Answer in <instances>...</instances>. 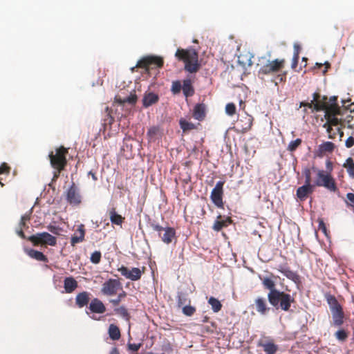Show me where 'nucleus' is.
I'll use <instances>...</instances> for the list:
<instances>
[{"label":"nucleus","instance_id":"obj_35","mask_svg":"<svg viewBox=\"0 0 354 354\" xmlns=\"http://www.w3.org/2000/svg\"><path fill=\"white\" fill-rule=\"evenodd\" d=\"M180 128L184 132L194 129L196 128L194 124L187 122L183 118H181L179 121Z\"/></svg>","mask_w":354,"mask_h":354},{"label":"nucleus","instance_id":"obj_36","mask_svg":"<svg viewBox=\"0 0 354 354\" xmlns=\"http://www.w3.org/2000/svg\"><path fill=\"white\" fill-rule=\"evenodd\" d=\"M208 303L211 305L213 311L215 313H217L219 310H221L222 308L221 302L214 297H210L209 299Z\"/></svg>","mask_w":354,"mask_h":354},{"label":"nucleus","instance_id":"obj_64","mask_svg":"<svg viewBox=\"0 0 354 354\" xmlns=\"http://www.w3.org/2000/svg\"><path fill=\"white\" fill-rule=\"evenodd\" d=\"M19 228H28V226L26 225V223L22 220L20 221L19 223Z\"/></svg>","mask_w":354,"mask_h":354},{"label":"nucleus","instance_id":"obj_58","mask_svg":"<svg viewBox=\"0 0 354 354\" xmlns=\"http://www.w3.org/2000/svg\"><path fill=\"white\" fill-rule=\"evenodd\" d=\"M344 125H341L339 127H337L335 130H334L337 134H339L340 139L344 136V131L343 129L344 128Z\"/></svg>","mask_w":354,"mask_h":354},{"label":"nucleus","instance_id":"obj_37","mask_svg":"<svg viewBox=\"0 0 354 354\" xmlns=\"http://www.w3.org/2000/svg\"><path fill=\"white\" fill-rule=\"evenodd\" d=\"M333 324L335 326H340L344 324V313L332 315Z\"/></svg>","mask_w":354,"mask_h":354},{"label":"nucleus","instance_id":"obj_61","mask_svg":"<svg viewBox=\"0 0 354 354\" xmlns=\"http://www.w3.org/2000/svg\"><path fill=\"white\" fill-rule=\"evenodd\" d=\"M346 198L351 203V205L354 207V194L348 193L346 194Z\"/></svg>","mask_w":354,"mask_h":354},{"label":"nucleus","instance_id":"obj_60","mask_svg":"<svg viewBox=\"0 0 354 354\" xmlns=\"http://www.w3.org/2000/svg\"><path fill=\"white\" fill-rule=\"evenodd\" d=\"M23 229H24V228H21H21H19H19H17V229L16 230V233H17V235H18L19 236H20L21 239H26V235H25V234H24V231H23Z\"/></svg>","mask_w":354,"mask_h":354},{"label":"nucleus","instance_id":"obj_28","mask_svg":"<svg viewBox=\"0 0 354 354\" xmlns=\"http://www.w3.org/2000/svg\"><path fill=\"white\" fill-rule=\"evenodd\" d=\"M182 90L185 97H191L194 93V89L190 80H185L182 86Z\"/></svg>","mask_w":354,"mask_h":354},{"label":"nucleus","instance_id":"obj_15","mask_svg":"<svg viewBox=\"0 0 354 354\" xmlns=\"http://www.w3.org/2000/svg\"><path fill=\"white\" fill-rule=\"evenodd\" d=\"M252 118L250 115H245L239 119L236 124V131L241 133H245L249 131L252 125Z\"/></svg>","mask_w":354,"mask_h":354},{"label":"nucleus","instance_id":"obj_27","mask_svg":"<svg viewBox=\"0 0 354 354\" xmlns=\"http://www.w3.org/2000/svg\"><path fill=\"white\" fill-rule=\"evenodd\" d=\"M76 304L79 308H82L88 304L90 300L89 294L87 292L79 293L76 297Z\"/></svg>","mask_w":354,"mask_h":354},{"label":"nucleus","instance_id":"obj_17","mask_svg":"<svg viewBox=\"0 0 354 354\" xmlns=\"http://www.w3.org/2000/svg\"><path fill=\"white\" fill-rule=\"evenodd\" d=\"M232 223V220L230 217L227 216L225 218H223V216L221 215H218L217 216V219L215 221V222L212 226V229L214 231L219 232L223 227H227Z\"/></svg>","mask_w":354,"mask_h":354},{"label":"nucleus","instance_id":"obj_57","mask_svg":"<svg viewBox=\"0 0 354 354\" xmlns=\"http://www.w3.org/2000/svg\"><path fill=\"white\" fill-rule=\"evenodd\" d=\"M330 311L332 313V315L344 313L341 306H338V307L331 309Z\"/></svg>","mask_w":354,"mask_h":354},{"label":"nucleus","instance_id":"obj_12","mask_svg":"<svg viewBox=\"0 0 354 354\" xmlns=\"http://www.w3.org/2000/svg\"><path fill=\"white\" fill-rule=\"evenodd\" d=\"M66 199L67 202L73 206H78L82 203V196L80 191L74 183L66 192Z\"/></svg>","mask_w":354,"mask_h":354},{"label":"nucleus","instance_id":"obj_6","mask_svg":"<svg viewBox=\"0 0 354 354\" xmlns=\"http://www.w3.org/2000/svg\"><path fill=\"white\" fill-rule=\"evenodd\" d=\"M281 257L283 259V262L276 264L274 268L291 280L299 288L302 283L301 277L297 272L290 269L286 257L281 256Z\"/></svg>","mask_w":354,"mask_h":354},{"label":"nucleus","instance_id":"obj_13","mask_svg":"<svg viewBox=\"0 0 354 354\" xmlns=\"http://www.w3.org/2000/svg\"><path fill=\"white\" fill-rule=\"evenodd\" d=\"M103 294L109 296V302L117 306L126 297L123 289H102Z\"/></svg>","mask_w":354,"mask_h":354},{"label":"nucleus","instance_id":"obj_49","mask_svg":"<svg viewBox=\"0 0 354 354\" xmlns=\"http://www.w3.org/2000/svg\"><path fill=\"white\" fill-rule=\"evenodd\" d=\"M10 171V167L8 165L7 163L3 162L0 166V174H9Z\"/></svg>","mask_w":354,"mask_h":354},{"label":"nucleus","instance_id":"obj_31","mask_svg":"<svg viewBox=\"0 0 354 354\" xmlns=\"http://www.w3.org/2000/svg\"><path fill=\"white\" fill-rule=\"evenodd\" d=\"M109 335L111 339L118 340L121 334L119 328L115 324H111L109 328Z\"/></svg>","mask_w":354,"mask_h":354},{"label":"nucleus","instance_id":"obj_23","mask_svg":"<svg viewBox=\"0 0 354 354\" xmlns=\"http://www.w3.org/2000/svg\"><path fill=\"white\" fill-rule=\"evenodd\" d=\"M165 233L162 236L160 235L161 240L166 244H169L172 242L173 239L176 236V230L174 228L167 227L164 229Z\"/></svg>","mask_w":354,"mask_h":354},{"label":"nucleus","instance_id":"obj_41","mask_svg":"<svg viewBox=\"0 0 354 354\" xmlns=\"http://www.w3.org/2000/svg\"><path fill=\"white\" fill-rule=\"evenodd\" d=\"M335 337L342 342H344L348 336V333L344 329L337 330L335 334Z\"/></svg>","mask_w":354,"mask_h":354},{"label":"nucleus","instance_id":"obj_30","mask_svg":"<svg viewBox=\"0 0 354 354\" xmlns=\"http://www.w3.org/2000/svg\"><path fill=\"white\" fill-rule=\"evenodd\" d=\"M191 300L187 294L179 292L177 297V305L178 308H181L187 304H190Z\"/></svg>","mask_w":354,"mask_h":354},{"label":"nucleus","instance_id":"obj_25","mask_svg":"<svg viewBox=\"0 0 354 354\" xmlns=\"http://www.w3.org/2000/svg\"><path fill=\"white\" fill-rule=\"evenodd\" d=\"M26 254L32 259H34L39 261L47 263L48 261V258L41 252L29 249L26 250Z\"/></svg>","mask_w":354,"mask_h":354},{"label":"nucleus","instance_id":"obj_50","mask_svg":"<svg viewBox=\"0 0 354 354\" xmlns=\"http://www.w3.org/2000/svg\"><path fill=\"white\" fill-rule=\"evenodd\" d=\"M151 228L154 230V231H156V232H159V236H160L161 234H160V232L164 230V227H162V226H160L159 224L158 223H151L150 224Z\"/></svg>","mask_w":354,"mask_h":354},{"label":"nucleus","instance_id":"obj_20","mask_svg":"<svg viewBox=\"0 0 354 354\" xmlns=\"http://www.w3.org/2000/svg\"><path fill=\"white\" fill-rule=\"evenodd\" d=\"M206 116V106L201 104H196L193 109V117L194 119L202 121Z\"/></svg>","mask_w":354,"mask_h":354},{"label":"nucleus","instance_id":"obj_59","mask_svg":"<svg viewBox=\"0 0 354 354\" xmlns=\"http://www.w3.org/2000/svg\"><path fill=\"white\" fill-rule=\"evenodd\" d=\"M182 182L185 184H188L191 181V176L189 173H186L184 178L181 179Z\"/></svg>","mask_w":354,"mask_h":354},{"label":"nucleus","instance_id":"obj_10","mask_svg":"<svg viewBox=\"0 0 354 354\" xmlns=\"http://www.w3.org/2000/svg\"><path fill=\"white\" fill-rule=\"evenodd\" d=\"M315 185L324 187L330 192H335L337 189L334 178L330 174H327L323 170L317 171V179L315 183Z\"/></svg>","mask_w":354,"mask_h":354},{"label":"nucleus","instance_id":"obj_52","mask_svg":"<svg viewBox=\"0 0 354 354\" xmlns=\"http://www.w3.org/2000/svg\"><path fill=\"white\" fill-rule=\"evenodd\" d=\"M354 145V138L353 136L348 137L346 142H345V146L347 148H351Z\"/></svg>","mask_w":354,"mask_h":354},{"label":"nucleus","instance_id":"obj_51","mask_svg":"<svg viewBox=\"0 0 354 354\" xmlns=\"http://www.w3.org/2000/svg\"><path fill=\"white\" fill-rule=\"evenodd\" d=\"M158 129L157 127H151L148 131V136L150 137L151 139H153L155 136L158 133Z\"/></svg>","mask_w":354,"mask_h":354},{"label":"nucleus","instance_id":"obj_5","mask_svg":"<svg viewBox=\"0 0 354 354\" xmlns=\"http://www.w3.org/2000/svg\"><path fill=\"white\" fill-rule=\"evenodd\" d=\"M313 100L310 102H300L299 107H308L313 109V111H324V113L326 111L331 108L337 106L334 103L329 104L328 102L327 96H322L319 93L315 92L313 94Z\"/></svg>","mask_w":354,"mask_h":354},{"label":"nucleus","instance_id":"obj_42","mask_svg":"<svg viewBox=\"0 0 354 354\" xmlns=\"http://www.w3.org/2000/svg\"><path fill=\"white\" fill-rule=\"evenodd\" d=\"M77 282L73 277H66L64 280V288H77Z\"/></svg>","mask_w":354,"mask_h":354},{"label":"nucleus","instance_id":"obj_32","mask_svg":"<svg viewBox=\"0 0 354 354\" xmlns=\"http://www.w3.org/2000/svg\"><path fill=\"white\" fill-rule=\"evenodd\" d=\"M343 167L346 169L349 176L354 179V160L352 158H348L343 165Z\"/></svg>","mask_w":354,"mask_h":354},{"label":"nucleus","instance_id":"obj_19","mask_svg":"<svg viewBox=\"0 0 354 354\" xmlns=\"http://www.w3.org/2000/svg\"><path fill=\"white\" fill-rule=\"evenodd\" d=\"M313 192V185L304 184L297 189V196L300 201H304L307 198L308 194Z\"/></svg>","mask_w":354,"mask_h":354},{"label":"nucleus","instance_id":"obj_26","mask_svg":"<svg viewBox=\"0 0 354 354\" xmlns=\"http://www.w3.org/2000/svg\"><path fill=\"white\" fill-rule=\"evenodd\" d=\"M260 278L266 288H274L277 280L280 279L279 276L274 275L273 274H270L267 277Z\"/></svg>","mask_w":354,"mask_h":354},{"label":"nucleus","instance_id":"obj_38","mask_svg":"<svg viewBox=\"0 0 354 354\" xmlns=\"http://www.w3.org/2000/svg\"><path fill=\"white\" fill-rule=\"evenodd\" d=\"M302 140L300 138H297L291 141L287 147V150L293 152L301 145Z\"/></svg>","mask_w":354,"mask_h":354},{"label":"nucleus","instance_id":"obj_53","mask_svg":"<svg viewBox=\"0 0 354 354\" xmlns=\"http://www.w3.org/2000/svg\"><path fill=\"white\" fill-rule=\"evenodd\" d=\"M48 230L54 234H59V228L57 226L49 225L47 226Z\"/></svg>","mask_w":354,"mask_h":354},{"label":"nucleus","instance_id":"obj_18","mask_svg":"<svg viewBox=\"0 0 354 354\" xmlns=\"http://www.w3.org/2000/svg\"><path fill=\"white\" fill-rule=\"evenodd\" d=\"M88 309L91 313L97 314H102L106 311V307L104 304L97 298L91 300Z\"/></svg>","mask_w":354,"mask_h":354},{"label":"nucleus","instance_id":"obj_48","mask_svg":"<svg viewBox=\"0 0 354 354\" xmlns=\"http://www.w3.org/2000/svg\"><path fill=\"white\" fill-rule=\"evenodd\" d=\"M305 176V184L311 185V171L309 168H306L303 171Z\"/></svg>","mask_w":354,"mask_h":354},{"label":"nucleus","instance_id":"obj_14","mask_svg":"<svg viewBox=\"0 0 354 354\" xmlns=\"http://www.w3.org/2000/svg\"><path fill=\"white\" fill-rule=\"evenodd\" d=\"M119 271L122 276L133 281L139 279L142 274L141 270L138 268L129 269L127 267L122 266Z\"/></svg>","mask_w":354,"mask_h":354},{"label":"nucleus","instance_id":"obj_39","mask_svg":"<svg viewBox=\"0 0 354 354\" xmlns=\"http://www.w3.org/2000/svg\"><path fill=\"white\" fill-rule=\"evenodd\" d=\"M182 311L185 315L190 317L195 313L196 308L191 306L190 304H187L182 306Z\"/></svg>","mask_w":354,"mask_h":354},{"label":"nucleus","instance_id":"obj_44","mask_svg":"<svg viewBox=\"0 0 354 354\" xmlns=\"http://www.w3.org/2000/svg\"><path fill=\"white\" fill-rule=\"evenodd\" d=\"M102 254L100 251L93 252L90 257V260L93 263L97 264L100 262Z\"/></svg>","mask_w":354,"mask_h":354},{"label":"nucleus","instance_id":"obj_8","mask_svg":"<svg viewBox=\"0 0 354 354\" xmlns=\"http://www.w3.org/2000/svg\"><path fill=\"white\" fill-rule=\"evenodd\" d=\"M164 61L161 57L148 55L140 59L137 62L136 67L144 68L149 72L150 69L162 67Z\"/></svg>","mask_w":354,"mask_h":354},{"label":"nucleus","instance_id":"obj_40","mask_svg":"<svg viewBox=\"0 0 354 354\" xmlns=\"http://www.w3.org/2000/svg\"><path fill=\"white\" fill-rule=\"evenodd\" d=\"M353 120V116L351 114L346 115L344 118L342 117V124H344V127L346 125L348 129H353L354 128V124H352V122Z\"/></svg>","mask_w":354,"mask_h":354},{"label":"nucleus","instance_id":"obj_21","mask_svg":"<svg viewBox=\"0 0 354 354\" xmlns=\"http://www.w3.org/2000/svg\"><path fill=\"white\" fill-rule=\"evenodd\" d=\"M159 100V97L157 94L149 92L145 93L142 99L143 106L147 108L154 104H156Z\"/></svg>","mask_w":354,"mask_h":354},{"label":"nucleus","instance_id":"obj_46","mask_svg":"<svg viewBox=\"0 0 354 354\" xmlns=\"http://www.w3.org/2000/svg\"><path fill=\"white\" fill-rule=\"evenodd\" d=\"M225 112L229 115H233L236 113V106L234 103H228L225 106Z\"/></svg>","mask_w":354,"mask_h":354},{"label":"nucleus","instance_id":"obj_3","mask_svg":"<svg viewBox=\"0 0 354 354\" xmlns=\"http://www.w3.org/2000/svg\"><path fill=\"white\" fill-rule=\"evenodd\" d=\"M67 153L68 149L61 146L55 149V153L52 151L49 154L50 165L55 169L53 175L54 180L58 178L61 171L65 169L67 165Z\"/></svg>","mask_w":354,"mask_h":354},{"label":"nucleus","instance_id":"obj_4","mask_svg":"<svg viewBox=\"0 0 354 354\" xmlns=\"http://www.w3.org/2000/svg\"><path fill=\"white\" fill-rule=\"evenodd\" d=\"M268 297L270 304L276 309L281 308L288 311L294 301V299L288 294L280 292L277 289H270Z\"/></svg>","mask_w":354,"mask_h":354},{"label":"nucleus","instance_id":"obj_29","mask_svg":"<svg viewBox=\"0 0 354 354\" xmlns=\"http://www.w3.org/2000/svg\"><path fill=\"white\" fill-rule=\"evenodd\" d=\"M255 304L257 310L262 315H265L269 310V308L267 307L266 300L263 298L257 299L255 301Z\"/></svg>","mask_w":354,"mask_h":354},{"label":"nucleus","instance_id":"obj_33","mask_svg":"<svg viewBox=\"0 0 354 354\" xmlns=\"http://www.w3.org/2000/svg\"><path fill=\"white\" fill-rule=\"evenodd\" d=\"M335 145L334 143H333L332 142L328 141V142H325L322 143V145H320L319 149H320L321 152H322V153H326V152L331 153L335 149Z\"/></svg>","mask_w":354,"mask_h":354},{"label":"nucleus","instance_id":"obj_43","mask_svg":"<svg viewBox=\"0 0 354 354\" xmlns=\"http://www.w3.org/2000/svg\"><path fill=\"white\" fill-rule=\"evenodd\" d=\"M137 101V96L135 93H131L129 96L120 100L121 104L129 103L130 104H134Z\"/></svg>","mask_w":354,"mask_h":354},{"label":"nucleus","instance_id":"obj_1","mask_svg":"<svg viewBox=\"0 0 354 354\" xmlns=\"http://www.w3.org/2000/svg\"><path fill=\"white\" fill-rule=\"evenodd\" d=\"M175 56L178 60L184 62L186 71L195 73L200 70L201 65L198 61V53L194 48H178Z\"/></svg>","mask_w":354,"mask_h":354},{"label":"nucleus","instance_id":"obj_56","mask_svg":"<svg viewBox=\"0 0 354 354\" xmlns=\"http://www.w3.org/2000/svg\"><path fill=\"white\" fill-rule=\"evenodd\" d=\"M319 230L322 231L325 234H327V229L326 225L322 220H320L319 222Z\"/></svg>","mask_w":354,"mask_h":354},{"label":"nucleus","instance_id":"obj_11","mask_svg":"<svg viewBox=\"0 0 354 354\" xmlns=\"http://www.w3.org/2000/svg\"><path fill=\"white\" fill-rule=\"evenodd\" d=\"M224 184L225 181H218L210 195L212 203L218 208H223L224 206L223 201Z\"/></svg>","mask_w":354,"mask_h":354},{"label":"nucleus","instance_id":"obj_7","mask_svg":"<svg viewBox=\"0 0 354 354\" xmlns=\"http://www.w3.org/2000/svg\"><path fill=\"white\" fill-rule=\"evenodd\" d=\"M286 60L284 59H275L268 61L259 70V75H274L281 72L285 67Z\"/></svg>","mask_w":354,"mask_h":354},{"label":"nucleus","instance_id":"obj_62","mask_svg":"<svg viewBox=\"0 0 354 354\" xmlns=\"http://www.w3.org/2000/svg\"><path fill=\"white\" fill-rule=\"evenodd\" d=\"M30 214L31 213H26L24 215L21 216V220L25 221L26 223L30 219Z\"/></svg>","mask_w":354,"mask_h":354},{"label":"nucleus","instance_id":"obj_9","mask_svg":"<svg viewBox=\"0 0 354 354\" xmlns=\"http://www.w3.org/2000/svg\"><path fill=\"white\" fill-rule=\"evenodd\" d=\"M34 245H50L55 246L57 244V239L48 232H40L31 235L27 239Z\"/></svg>","mask_w":354,"mask_h":354},{"label":"nucleus","instance_id":"obj_2","mask_svg":"<svg viewBox=\"0 0 354 354\" xmlns=\"http://www.w3.org/2000/svg\"><path fill=\"white\" fill-rule=\"evenodd\" d=\"M342 116L343 112L339 106L331 107L324 113V118L326 122L323 125V127L326 129L330 139H335L337 136V133L333 129V127L337 128L341 125H344L342 124Z\"/></svg>","mask_w":354,"mask_h":354},{"label":"nucleus","instance_id":"obj_55","mask_svg":"<svg viewBox=\"0 0 354 354\" xmlns=\"http://www.w3.org/2000/svg\"><path fill=\"white\" fill-rule=\"evenodd\" d=\"M299 59V55H297V53H294L292 63V68H295L297 66L298 62Z\"/></svg>","mask_w":354,"mask_h":354},{"label":"nucleus","instance_id":"obj_16","mask_svg":"<svg viewBox=\"0 0 354 354\" xmlns=\"http://www.w3.org/2000/svg\"><path fill=\"white\" fill-rule=\"evenodd\" d=\"M85 234L84 225H79L71 238V245L74 247L77 243L83 242L84 241Z\"/></svg>","mask_w":354,"mask_h":354},{"label":"nucleus","instance_id":"obj_34","mask_svg":"<svg viewBox=\"0 0 354 354\" xmlns=\"http://www.w3.org/2000/svg\"><path fill=\"white\" fill-rule=\"evenodd\" d=\"M325 298L326 301L329 306L330 310L338 307V306H341L335 296L331 295L330 294H326Z\"/></svg>","mask_w":354,"mask_h":354},{"label":"nucleus","instance_id":"obj_47","mask_svg":"<svg viewBox=\"0 0 354 354\" xmlns=\"http://www.w3.org/2000/svg\"><path fill=\"white\" fill-rule=\"evenodd\" d=\"M182 89V85L179 81H175L172 83L171 91L174 94L180 93Z\"/></svg>","mask_w":354,"mask_h":354},{"label":"nucleus","instance_id":"obj_54","mask_svg":"<svg viewBox=\"0 0 354 354\" xmlns=\"http://www.w3.org/2000/svg\"><path fill=\"white\" fill-rule=\"evenodd\" d=\"M128 346H129V348L130 350L136 352V351H138L140 349V348L141 346V344H129Z\"/></svg>","mask_w":354,"mask_h":354},{"label":"nucleus","instance_id":"obj_63","mask_svg":"<svg viewBox=\"0 0 354 354\" xmlns=\"http://www.w3.org/2000/svg\"><path fill=\"white\" fill-rule=\"evenodd\" d=\"M337 97H335V96H333V97H330L329 98V100L328 101V102L329 104H333L334 103L336 106H339L338 104L337 103Z\"/></svg>","mask_w":354,"mask_h":354},{"label":"nucleus","instance_id":"obj_22","mask_svg":"<svg viewBox=\"0 0 354 354\" xmlns=\"http://www.w3.org/2000/svg\"><path fill=\"white\" fill-rule=\"evenodd\" d=\"M258 346L262 347L266 354H276L278 350L277 345L274 344L272 341L266 342H259Z\"/></svg>","mask_w":354,"mask_h":354},{"label":"nucleus","instance_id":"obj_24","mask_svg":"<svg viewBox=\"0 0 354 354\" xmlns=\"http://www.w3.org/2000/svg\"><path fill=\"white\" fill-rule=\"evenodd\" d=\"M109 215L111 222L117 225H121L125 218L116 212L115 208L113 207L109 211Z\"/></svg>","mask_w":354,"mask_h":354},{"label":"nucleus","instance_id":"obj_45","mask_svg":"<svg viewBox=\"0 0 354 354\" xmlns=\"http://www.w3.org/2000/svg\"><path fill=\"white\" fill-rule=\"evenodd\" d=\"M115 311L116 312V313L119 314L120 316L125 318L126 319L128 320L129 319V314L127 308H124V306L115 308Z\"/></svg>","mask_w":354,"mask_h":354}]
</instances>
